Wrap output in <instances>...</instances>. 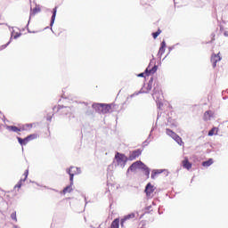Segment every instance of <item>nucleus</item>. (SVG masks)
Listing matches in <instances>:
<instances>
[{
  "mask_svg": "<svg viewBox=\"0 0 228 228\" xmlns=\"http://www.w3.org/2000/svg\"><path fill=\"white\" fill-rule=\"evenodd\" d=\"M93 108L95 110V111H98V113H102L103 115L111 111V105L110 104L94 103L93 104Z\"/></svg>",
  "mask_w": 228,
  "mask_h": 228,
  "instance_id": "f257e3e1",
  "label": "nucleus"
},
{
  "mask_svg": "<svg viewBox=\"0 0 228 228\" xmlns=\"http://www.w3.org/2000/svg\"><path fill=\"white\" fill-rule=\"evenodd\" d=\"M66 172L69 175L70 184H74V175H79V174H81V169L79 167H70Z\"/></svg>",
  "mask_w": 228,
  "mask_h": 228,
  "instance_id": "f03ea898",
  "label": "nucleus"
},
{
  "mask_svg": "<svg viewBox=\"0 0 228 228\" xmlns=\"http://www.w3.org/2000/svg\"><path fill=\"white\" fill-rule=\"evenodd\" d=\"M37 138H38V134H29L28 136L25 137L24 139H22L20 137H17V140H18L20 145L23 146V145H28V143H29V142H32V140H37Z\"/></svg>",
  "mask_w": 228,
  "mask_h": 228,
  "instance_id": "7ed1b4c3",
  "label": "nucleus"
},
{
  "mask_svg": "<svg viewBox=\"0 0 228 228\" xmlns=\"http://www.w3.org/2000/svg\"><path fill=\"white\" fill-rule=\"evenodd\" d=\"M158 70V66L154 65L153 67H151V64L147 67L144 73H140L137 75L138 77H145V76H151L152 74H155V72Z\"/></svg>",
  "mask_w": 228,
  "mask_h": 228,
  "instance_id": "20e7f679",
  "label": "nucleus"
},
{
  "mask_svg": "<svg viewBox=\"0 0 228 228\" xmlns=\"http://www.w3.org/2000/svg\"><path fill=\"white\" fill-rule=\"evenodd\" d=\"M144 164L143 162L138 160L134 162L127 169V172H135V170H142L143 168Z\"/></svg>",
  "mask_w": 228,
  "mask_h": 228,
  "instance_id": "39448f33",
  "label": "nucleus"
},
{
  "mask_svg": "<svg viewBox=\"0 0 228 228\" xmlns=\"http://www.w3.org/2000/svg\"><path fill=\"white\" fill-rule=\"evenodd\" d=\"M53 111L55 113H60V115H68L69 107H63L61 105H57L53 107Z\"/></svg>",
  "mask_w": 228,
  "mask_h": 228,
  "instance_id": "423d86ee",
  "label": "nucleus"
},
{
  "mask_svg": "<svg viewBox=\"0 0 228 228\" xmlns=\"http://www.w3.org/2000/svg\"><path fill=\"white\" fill-rule=\"evenodd\" d=\"M140 156H142V150L138 149L133 151L128 156V161H134V159H137V158H140Z\"/></svg>",
  "mask_w": 228,
  "mask_h": 228,
  "instance_id": "0eeeda50",
  "label": "nucleus"
},
{
  "mask_svg": "<svg viewBox=\"0 0 228 228\" xmlns=\"http://www.w3.org/2000/svg\"><path fill=\"white\" fill-rule=\"evenodd\" d=\"M28 175H29V170H26L23 174L24 178H21L18 183L14 186V188H18V190H20L22 188V184L26 182V179H28Z\"/></svg>",
  "mask_w": 228,
  "mask_h": 228,
  "instance_id": "6e6552de",
  "label": "nucleus"
},
{
  "mask_svg": "<svg viewBox=\"0 0 228 228\" xmlns=\"http://www.w3.org/2000/svg\"><path fill=\"white\" fill-rule=\"evenodd\" d=\"M115 159L118 163V165H121V163H126V161H127V157H126V155L118 152L115 155Z\"/></svg>",
  "mask_w": 228,
  "mask_h": 228,
  "instance_id": "1a4fd4ad",
  "label": "nucleus"
},
{
  "mask_svg": "<svg viewBox=\"0 0 228 228\" xmlns=\"http://www.w3.org/2000/svg\"><path fill=\"white\" fill-rule=\"evenodd\" d=\"M222 61V57H220V53H213L211 55V63L213 65V68L215 69V67H216V63H218V61Z\"/></svg>",
  "mask_w": 228,
  "mask_h": 228,
  "instance_id": "9d476101",
  "label": "nucleus"
},
{
  "mask_svg": "<svg viewBox=\"0 0 228 228\" xmlns=\"http://www.w3.org/2000/svg\"><path fill=\"white\" fill-rule=\"evenodd\" d=\"M145 193H146V197L148 198L152 197V193H154V185L149 183L145 187Z\"/></svg>",
  "mask_w": 228,
  "mask_h": 228,
  "instance_id": "9b49d317",
  "label": "nucleus"
},
{
  "mask_svg": "<svg viewBox=\"0 0 228 228\" xmlns=\"http://www.w3.org/2000/svg\"><path fill=\"white\" fill-rule=\"evenodd\" d=\"M182 165L184 168H186V170H191L192 165L190 160H188L187 157H185L184 159L182 161Z\"/></svg>",
  "mask_w": 228,
  "mask_h": 228,
  "instance_id": "f8f14e48",
  "label": "nucleus"
},
{
  "mask_svg": "<svg viewBox=\"0 0 228 228\" xmlns=\"http://www.w3.org/2000/svg\"><path fill=\"white\" fill-rule=\"evenodd\" d=\"M135 215L134 213L126 215L124 216L123 219H121V227H124V224H126V220H131L134 218Z\"/></svg>",
  "mask_w": 228,
  "mask_h": 228,
  "instance_id": "ddd939ff",
  "label": "nucleus"
},
{
  "mask_svg": "<svg viewBox=\"0 0 228 228\" xmlns=\"http://www.w3.org/2000/svg\"><path fill=\"white\" fill-rule=\"evenodd\" d=\"M7 131H12V133H20L22 131V128H20L16 126H6Z\"/></svg>",
  "mask_w": 228,
  "mask_h": 228,
  "instance_id": "4468645a",
  "label": "nucleus"
},
{
  "mask_svg": "<svg viewBox=\"0 0 228 228\" xmlns=\"http://www.w3.org/2000/svg\"><path fill=\"white\" fill-rule=\"evenodd\" d=\"M40 12H42L40 5H36L30 12V17H35V15H37V13H40Z\"/></svg>",
  "mask_w": 228,
  "mask_h": 228,
  "instance_id": "2eb2a0df",
  "label": "nucleus"
},
{
  "mask_svg": "<svg viewBox=\"0 0 228 228\" xmlns=\"http://www.w3.org/2000/svg\"><path fill=\"white\" fill-rule=\"evenodd\" d=\"M167 47V43H165V41H162L160 44V48L159 50V54L160 56H163V54H165V48Z\"/></svg>",
  "mask_w": 228,
  "mask_h": 228,
  "instance_id": "dca6fc26",
  "label": "nucleus"
},
{
  "mask_svg": "<svg viewBox=\"0 0 228 228\" xmlns=\"http://www.w3.org/2000/svg\"><path fill=\"white\" fill-rule=\"evenodd\" d=\"M120 227V219L116 218L112 221L110 228H119Z\"/></svg>",
  "mask_w": 228,
  "mask_h": 228,
  "instance_id": "f3484780",
  "label": "nucleus"
},
{
  "mask_svg": "<svg viewBox=\"0 0 228 228\" xmlns=\"http://www.w3.org/2000/svg\"><path fill=\"white\" fill-rule=\"evenodd\" d=\"M166 133L168 136H170L171 138H173V140L177 136V134H175V132L172 131L169 128L166 129Z\"/></svg>",
  "mask_w": 228,
  "mask_h": 228,
  "instance_id": "a211bd4d",
  "label": "nucleus"
},
{
  "mask_svg": "<svg viewBox=\"0 0 228 228\" xmlns=\"http://www.w3.org/2000/svg\"><path fill=\"white\" fill-rule=\"evenodd\" d=\"M141 170H143L144 175H146L147 179H149V175H151V169L147 167V166L144 164V167Z\"/></svg>",
  "mask_w": 228,
  "mask_h": 228,
  "instance_id": "6ab92c4d",
  "label": "nucleus"
},
{
  "mask_svg": "<svg viewBox=\"0 0 228 228\" xmlns=\"http://www.w3.org/2000/svg\"><path fill=\"white\" fill-rule=\"evenodd\" d=\"M210 118H211V111L210 110H207L204 113L203 120L208 121V120H210Z\"/></svg>",
  "mask_w": 228,
  "mask_h": 228,
  "instance_id": "aec40b11",
  "label": "nucleus"
},
{
  "mask_svg": "<svg viewBox=\"0 0 228 228\" xmlns=\"http://www.w3.org/2000/svg\"><path fill=\"white\" fill-rule=\"evenodd\" d=\"M173 140L176 142L178 145H184L183 139L178 134H176V136Z\"/></svg>",
  "mask_w": 228,
  "mask_h": 228,
  "instance_id": "412c9836",
  "label": "nucleus"
},
{
  "mask_svg": "<svg viewBox=\"0 0 228 228\" xmlns=\"http://www.w3.org/2000/svg\"><path fill=\"white\" fill-rule=\"evenodd\" d=\"M213 163V159H209L208 160L202 162V167H211Z\"/></svg>",
  "mask_w": 228,
  "mask_h": 228,
  "instance_id": "4be33fe9",
  "label": "nucleus"
},
{
  "mask_svg": "<svg viewBox=\"0 0 228 228\" xmlns=\"http://www.w3.org/2000/svg\"><path fill=\"white\" fill-rule=\"evenodd\" d=\"M214 134H218V127H213V128L208 132V136H214Z\"/></svg>",
  "mask_w": 228,
  "mask_h": 228,
  "instance_id": "5701e85b",
  "label": "nucleus"
},
{
  "mask_svg": "<svg viewBox=\"0 0 228 228\" xmlns=\"http://www.w3.org/2000/svg\"><path fill=\"white\" fill-rule=\"evenodd\" d=\"M56 12H57V7L53 8V12L51 20V26L54 24V20H56Z\"/></svg>",
  "mask_w": 228,
  "mask_h": 228,
  "instance_id": "b1692460",
  "label": "nucleus"
},
{
  "mask_svg": "<svg viewBox=\"0 0 228 228\" xmlns=\"http://www.w3.org/2000/svg\"><path fill=\"white\" fill-rule=\"evenodd\" d=\"M70 191H72V184L70 183L69 186H67L63 189L62 192L64 193V195L66 193H70Z\"/></svg>",
  "mask_w": 228,
  "mask_h": 228,
  "instance_id": "393cba45",
  "label": "nucleus"
},
{
  "mask_svg": "<svg viewBox=\"0 0 228 228\" xmlns=\"http://www.w3.org/2000/svg\"><path fill=\"white\" fill-rule=\"evenodd\" d=\"M159 35H161V29H159V28L158 29L157 32L152 33V37L154 39L158 38V37H159Z\"/></svg>",
  "mask_w": 228,
  "mask_h": 228,
  "instance_id": "a878e982",
  "label": "nucleus"
},
{
  "mask_svg": "<svg viewBox=\"0 0 228 228\" xmlns=\"http://www.w3.org/2000/svg\"><path fill=\"white\" fill-rule=\"evenodd\" d=\"M11 218H12V220H13L14 222H17V212H12V214H11Z\"/></svg>",
  "mask_w": 228,
  "mask_h": 228,
  "instance_id": "bb28decb",
  "label": "nucleus"
},
{
  "mask_svg": "<svg viewBox=\"0 0 228 228\" xmlns=\"http://www.w3.org/2000/svg\"><path fill=\"white\" fill-rule=\"evenodd\" d=\"M157 174H158V173H152V174H151V179H155Z\"/></svg>",
  "mask_w": 228,
  "mask_h": 228,
  "instance_id": "cd10ccee",
  "label": "nucleus"
},
{
  "mask_svg": "<svg viewBox=\"0 0 228 228\" xmlns=\"http://www.w3.org/2000/svg\"><path fill=\"white\" fill-rule=\"evenodd\" d=\"M138 94H139L138 93L134 94V97H136V95H138Z\"/></svg>",
  "mask_w": 228,
  "mask_h": 228,
  "instance_id": "c85d7f7f",
  "label": "nucleus"
},
{
  "mask_svg": "<svg viewBox=\"0 0 228 228\" xmlns=\"http://www.w3.org/2000/svg\"><path fill=\"white\" fill-rule=\"evenodd\" d=\"M4 47L6 48V47H7V45H5Z\"/></svg>",
  "mask_w": 228,
  "mask_h": 228,
  "instance_id": "c756f323",
  "label": "nucleus"
},
{
  "mask_svg": "<svg viewBox=\"0 0 228 228\" xmlns=\"http://www.w3.org/2000/svg\"><path fill=\"white\" fill-rule=\"evenodd\" d=\"M18 36H15L14 38H17Z\"/></svg>",
  "mask_w": 228,
  "mask_h": 228,
  "instance_id": "7c9ffc66",
  "label": "nucleus"
},
{
  "mask_svg": "<svg viewBox=\"0 0 228 228\" xmlns=\"http://www.w3.org/2000/svg\"><path fill=\"white\" fill-rule=\"evenodd\" d=\"M8 44H10V43H7V45H8Z\"/></svg>",
  "mask_w": 228,
  "mask_h": 228,
  "instance_id": "2f4dec72",
  "label": "nucleus"
},
{
  "mask_svg": "<svg viewBox=\"0 0 228 228\" xmlns=\"http://www.w3.org/2000/svg\"><path fill=\"white\" fill-rule=\"evenodd\" d=\"M8 44H10V43H7V45H8Z\"/></svg>",
  "mask_w": 228,
  "mask_h": 228,
  "instance_id": "473e14b6",
  "label": "nucleus"
}]
</instances>
